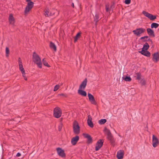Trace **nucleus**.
Here are the masks:
<instances>
[{"mask_svg": "<svg viewBox=\"0 0 159 159\" xmlns=\"http://www.w3.org/2000/svg\"><path fill=\"white\" fill-rule=\"evenodd\" d=\"M32 59L34 63L37 65L40 68H41L42 63L40 58L35 52H34L32 55Z\"/></svg>", "mask_w": 159, "mask_h": 159, "instance_id": "nucleus-1", "label": "nucleus"}, {"mask_svg": "<svg viewBox=\"0 0 159 159\" xmlns=\"http://www.w3.org/2000/svg\"><path fill=\"white\" fill-rule=\"evenodd\" d=\"M73 132L75 134H78L80 133V127L77 121H74L73 123Z\"/></svg>", "mask_w": 159, "mask_h": 159, "instance_id": "nucleus-2", "label": "nucleus"}, {"mask_svg": "<svg viewBox=\"0 0 159 159\" xmlns=\"http://www.w3.org/2000/svg\"><path fill=\"white\" fill-rule=\"evenodd\" d=\"M62 114V111L60 108L56 107L53 110V116L57 118H60Z\"/></svg>", "mask_w": 159, "mask_h": 159, "instance_id": "nucleus-3", "label": "nucleus"}, {"mask_svg": "<svg viewBox=\"0 0 159 159\" xmlns=\"http://www.w3.org/2000/svg\"><path fill=\"white\" fill-rule=\"evenodd\" d=\"M146 30L143 28H137L133 31L134 34L138 37H140L141 34L145 32Z\"/></svg>", "mask_w": 159, "mask_h": 159, "instance_id": "nucleus-4", "label": "nucleus"}, {"mask_svg": "<svg viewBox=\"0 0 159 159\" xmlns=\"http://www.w3.org/2000/svg\"><path fill=\"white\" fill-rule=\"evenodd\" d=\"M142 13L145 16L148 17L151 20H154L156 18V16L153 15L146 11H143Z\"/></svg>", "mask_w": 159, "mask_h": 159, "instance_id": "nucleus-5", "label": "nucleus"}, {"mask_svg": "<svg viewBox=\"0 0 159 159\" xmlns=\"http://www.w3.org/2000/svg\"><path fill=\"white\" fill-rule=\"evenodd\" d=\"M57 152L58 155L64 158L66 157L64 151L61 148H56Z\"/></svg>", "mask_w": 159, "mask_h": 159, "instance_id": "nucleus-6", "label": "nucleus"}, {"mask_svg": "<svg viewBox=\"0 0 159 159\" xmlns=\"http://www.w3.org/2000/svg\"><path fill=\"white\" fill-rule=\"evenodd\" d=\"M104 141L102 139H99L96 144L95 150H98L102 146Z\"/></svg>", "mask_w": 159, "mask_h": 159, "instance_id": "nucleus-7", "label": "nucleus"}, {"mask_svg": "<svg viewBox=\"0 0 159 159\" xmlns=\"http://www.w3.org/2000/svg\"><path fill=\"white\" fill-rule=\"evenodd\" d=\"M152 146L154 148L157 147L159 143L158 139L154 135H152Z\"/></svg>", "mask_w": 159, "mask_h": 159, "instance_id": "nucleus-8", "label": "nucleus"}, {"mask_svg": "<svg viewBox=\"0 0 159 159\" xmlns=\"http://www.w3.org/2000/svg\"><path fill=\"white\" fill-rule=\"evenodd\" d=\"M83 135L84 138L87 139L86 143L87 144H90L93 142L92 138L91 136L88 134H83Z\"/></svg>", "mask_w": 159, "mask_h": 159, "instance_id": "nucleus-9", "label": "nucleus"}, {"mask_svg": "<svg viewBox=\"0 0 159 159\" xmlns=\"http://www.w3.org/2000/svg\"><path fill=\"white\" fill-rule=\"evenodd\" d=\"M88 97L89 101L92 104L94 105L97 104V102L95 100L92 94L89 93H88Z\"/></svg>", "mask_w": 159, "mask_h": 159, "instance_id": "nucleus-10", "label": "nucleus"}, {"mask_svg": "<svg viewBox=\"0 0 159 159\" xmlns=\"http://www.w3.org/2000/svg\"><path fill=\"white\" fill-rule=\"evenodd\" d=\"M153 57L152 60L156 62H157L159 60V53L158 52H155L152 55Z\"/></svg>", "mask_w": 159, "mask_h": 159, "instance_id": "nucleus-11", "label": "nucleus"}, {"mask_svg": "<svg viewBox=\"0 0 159 159\" xmlns=\"http://www.w3.org/2000/svg\"><path fill=\"white\" fill-rule=\"evenodd\" d=\"M92 118L90 115H89L88 116L87 123L88 125L91 128L93 127V124L92 121Z\"/></svg>", "mask_w": 159, "mask_h": 159, "instance_id": "nucleus-12", "label": "nucleus"}, {"mask_svg": "<svg viewBox=\"0 0 159 159\" xmlns=\"http://www.w3.org/2000/svg\"><path fill=\"white\" fill-rule=\"evenodd\" d=\"M87 79L85 78L80 85L79 89H84L87 85Z\"/></svg>", "mask_w": 159, "mask_h": 159, "instance_id": "nucleus-13", "label": "nucleus"}, {"mask_svg": "<svg viewBox=\"0 0 159 159\" xmlns=\"http://www.w3.org/2000/svg\"><path fill=\"white\" fill-rule=\"evenodd\" d=\"M79 137L76 135L75 137L73 138L71 140V143L73 145H75L79 141Z\"/></svg>", "mask_w": 159, "mask_h": 159, "instance_id": "nucleus-14", "label": "nucleus"}, {"mask_svg": "<svg viewBox=\"0 0 159 159\" xmlns=\"http://www.w3.org/2000/svg\"><path fill=\"white\" fill-rule=\"evenodd\" d=\"M138 52L140 53L142 55L148 57H150L151 56L150 52L148 50L141 51H139Z\"/></svg>", "mask_w": 159, "mask_h": 159, "instance_id": "nucleus-15", "label": "nucleus"}, {"mask_svg": "<svg viewBox=\"0 0 159 159\" xmlns=\"http://www.w3.org/2000/svg\"><path fill=\"white\" fill-rule=\"evenodd\" d=\"M18 61L19 68L21 72H24V71L25 70L24 68L23 67L22 61L20 57H19L18 58Z\"/></svg>", "mask_w": 159, "mask_h": 159, "instance_id": "nucleus-16", "label": "nucleus"}, {"mask_svg": "<svg viewBox=\"0 0 159 159\" xmlns=\"http://www.w3.org/2000/svg\"><path fill=\"white\" fill-rule=\"evenodd\" d=\"M124 155V152L120 150V151H118L117 152L116 157L118 159H122L123 158Z\"/></svg>", "mask_w": 159, "mask_h": 159, "instance_id": "nucleus-17", "label": "nucleus"}, {"mask_svg": "<svg viewBox=\"0 0 159 159\" xmlns=\"http://www.w3.org/2000/svg\"><path fill=\"white\" fill-rule=\"evenodd\" d=\"M147 31L149 35L153 37L155 36L154 31L151 29L149 28H147Z\"/></svg>", "mask_w": 159, "mask_h": 159, "instance_id": "nucleus-18", "label": "nucleus"}, {"mask_svg": "<svg viewBox=\"0 0 159 159\" xmlns=\"http://www.w3.org/2000/svg\"><path fill=\"white\" fill-rule=\"evenodd\" d=\"M107 139L110 141V143L111 144L113 147H114L115 145V141L113 136H112L111 137L107 138Z\"/></svg>", "mask_w": 159, "mask_h": 159, "instance_id": "nucleus-19", "label": "nucleus"}, {"mask_svg": "<svg viewBox=\"0 0 159 159\" xmlns=\"http://www.w3.org/2000/svg\"><path fill=\"white\" fill-rule=\"evenodd\" d=\"M9 21L10 24H13L15 22V20L13 15L11 14L9 15Z\"/></svg>", "mask_w": 159, "mask_h": 159, "instance_id": "nucleus-20", "label": "nucleus"}, {"mask_svg": "<svg viewBox=\"0 0 159 159\" xmlns=\"http://www.w3.org/2000/svg\"><path fill=\"white\" fill-rule=\"evenodd\" d=\"M82 89H79L78 91V93L82 96L84 97L86 96V92Z\"/></svg>", "mask_w": 159, "mask_h": 159, "instance_id": "nucleus-21", "label": "nucleus"}, {"mask_svg": "<svg viewBox=\"0 0 159 159\" xmlns=\"http://www.w3.org/2000/svg\"><path fill=\"white\" fill-rule=\"evenodd\" d=\"M50 48L52 49H53L54 51L55 52L57 51V47L55 44L52 42H50V43L49 44Z\"/></svg>", "mask_w": 159, "mask_h": 159, "instance_id": "nucleus-22", "label": "nucleus"}, {"mask_svg": "<svg viewBox=\"0 0 159 159\" xmlns=\"http://www.w3.org/2000/svg\"><path fill=\"white\" fill-rule=\"evenodd\" d=\"M55 13H56V16H57L58 14V13L57 10L53 9L50 12L49 16H52L55 15Z\"/></svg>", "mask_w": 159, "mask_h": 159, "instance_id": "nucleus-23", "label": "nucleus"}, {"mask_svg": "<svg viewBox=\"0 0 159 159\" xmlns=\"http://www.w3.org/2000/svg\"><path fill=\"white\" fill-rule=\"evenodd\" d=\"M149 48V46L147 43H145L143 45V48H142V50L144 51L145 50H147Z\"/></svg>", "mask_w": 159, "mask_h": 159, "instance_id": "nucleus-24", "label": "nucleus"}, {"mask_svg": "<svg viewBox=\"0 0 159 159\" xmlns=\"http://www.w3.org/2000/svg\"><path fill=\"white\" fill-rule=\"evenodd\" d=\"M104 130L107 133V138H108L113 136L112 134L111 133L110 130L108 129H107L106 127H105Z\"/></svg>", "mask_w": 159, "mask_h": 159, "instance_id": "nucleus-25", "label": "nucleus"}, {"mask_svg": "<svg viewBox=\"0 0 159 159\" xmlns=\"http://www.w3.org/2000/svg\"><path fill=\"white\" fill-rule=\"evenodd\" d=\"M94 21L95 22L96 24H97L98 21L101 19L99 18V14L96 13L94 17Z\"/></svg>", "mask_w": 159, "mask_h": 159, "instance_id": "nucleus-26", "label": "nucleus"}, {"mask_svg": "<svg viewBox=\"0 0 159 159\" xmlns=\"http://www.w3.org/2000/svg\"><path fill=\"white\" fill-rule=\"evenodd\" d=\"M81 32H79L76 34V36L74 37V42L75 43L77 41L78 39L81 36Z\"/></svg>", "mask_w": 159, "mask_h": 159, "instance_id": "nucleus-27", "label": "nucleus"}, {"mask_svg": "<svg viewBox=\"0 0 159 159\" xmlns=\"http://www.w3.org/2000/svg\"><path fill=\"white\" fill-rule=\"evenodd\" d=\"M122 79L126 81L130 82L131 80V79L129 76H126L125 77H123Z\"/></svg>", "mask_w": 159, "mask_h": 159, "instance_id": "nucleus-28", "label": "nucleus"}, {"mask_svg": "<svg viewBox=\"0 0 159 159\" xmlns=\"http://www.w3.org/2000/svg\"><path fill=\"white\" fill-rule=\"evenodd\" d=\"M159 26V25L155 23H152L151 26V29H153V28H154L155 29H156Z\"/></svg>", "mask_w": 159, "mask_h": 159, "instance_id": "nucleus-29", "label": "nucleus"}, {"mask_svg": "<svg viewBox=\"0 0 159 159\" xmlns=\"http://www.w3.org/2000/svg\"><path fill=\"white\" fill-rule=\"evenodd\" d=\"M42 62L44 66H47V67H49L50 66L48 64V63L45 60V58H43L42 60Z\"/></svg>", "mask_w": 159, "mask_h": 159, "instance_id": "nucleus-30", "label": "nucleus"}, {"mask_svg": "<svg viewBox=\"0 0 159 159\" xmlns=\"http://www.w3.org/2000/svg\"><path fill=\"white\" fill-rule=\"evenodd\" d=\"M31 7H28V6L27 5L24 11L25 13H26L28 12H29V11L32 8Z\"/></svg>", "mask_w": 159, "mask_h": 159, "instance_id": "nucleus-31", "label": "nucleus"}, {"mask_svg": "<svg viewBox=\"0 0 159 159\" xmlns=\"http://www.w3.org/2000/svg\"><path fill=\"white\" fill-rule=\"evenodd\" d=\"M49 9L47 8L45 10V12L44 13V15L46 17H48L49 16Z\"/></svg>", "mask_w": 159, "mask_h": 159, "instance_id": "nucleus-32", "label": "nucleus"}, {"mask_svg": "<svg viewBox=\"0 0 159 159\" xmlns=\"http://www.w3.org/2000/svg\"><path fill=\"white\" fill-rule=\"evenodd\" d=\"M107 122V120L106 119H102L99 120V124L101 125H102L105 123Z\"/></svg>", "mask_w": 159, "mask_h": 159, "instance_id": "nucleus-33", "label": "nucleus"}, {"mask_svg": "<svg viewBox=\"0 0 159 159\" xmlns=\"http://www.w3.org/2000/svg\"><path fill=\"white\" fill-rule=\"evenodd\" d=\"M34 3L32 2H30L28 3L27 6L28 7H31V8H32L34 6Z\"/></svg>", "mask_w": 159, "mask_h": 159, "instance_id": "nucleus-34", "label": "nucleus"}, {"mask_svg": "<svg viewBox=\"0 0 159 159\" xmlns=\"http://www.w3.org/2000/svg\"><path fill=\"white\" fill-rule=\"evenodd\" d=\"M137 76L136 79L138 80H140L141 79V74L140 73H136Z\"/></svg>", "mask_w": 159, "mask_h": 159, "instance_id": "nucleus-35", "label": "nucleus"}, {"mask_svg": "<svg viewBox=\"0 0 159 159\" xmlns=\"http://www.w3.org/2000/svg\"><path fill=\"white\" fill-rule=\"evenodd\" d=\"M10 51L9 48L8 47H6V56L8 57Z\"/></svg>", "mask_w": 159, "mask_h": 159, "instance_id": "nucleus-36", "label": "nucleus"}, {"mask_svg": "<svg viewBox=\"0 0 159 159\" xmlns=\"http://www.w3.org/2000/svg\"><path fill=\"white\" fill-rule=\"evenodd\" d=\"M62 123H61L58 126V130L59 131H60L62 129Z\"/></svg>", "mask_w": 159, "mask_h": 159, "instance_id": "nucleus-37", "label": "nucleus"}, {"mask_svg": "<svg viewBox=\"0 0 159 159\" xmlns=\"http://www.w3.org/2000/svg\"><path fill=\"white\" fill-rule=\"evenodd\" d=\"M140 83L142 86H143L145 84V81L144 80L142 79L140 81Z\"/></svg>", "mask_w": 159, "mask_h": 159, "instance_id": "nucleus-38", "label": "nucleus"}, {"mask_svg": "<svg viewBox=\"0 0 159 159\" xmlns=\"http://www.w3.org/2000/svg\"><path fill=\"white\" fill-rule=\"evenodd\" d=\"M59 85H56V86H55V87H54V88L53 89V91H57L59 89Z\"/></svg>", "mask_w": 159, "mask_h": 159, "instance_id": "nucleus-39", "label": "nucleus"}, {"mask_svg": "<svg viewBox=\"0 0 159 159\" xmlns=\"http://www.w3.org/2000/svg\"><path fill=\"white\" fill-rule=\"evenodd\" d=\"M131 2V0H125V2L126 4H129Z\"/></svg>", "mask_w": 159, "mask_h": 159, "instance_id": "nucleus-40", "label": "nucleus"}, {"mask_svg": "<svg viewBox=\"0 0 159 159\" xmlns=\"http://www.w3.org/2000/svg\"><path fill=\"white\" fill-rule=\"evenodd\" d=\"M106 7V10L107 12H108L109 11V5H106L105 6Z\"/></svg>", "mask_w": 159, "mask_h": 159, "instance_id": "nucleus-41", "label": "nucleus"}, {"mask_svg": "<svg viewBox=\"0 0 159 159\" xmlns=\"http://www.w3.org/2000/svg\"><path fill=\"white\" fill-rule=\"evenodd\" d=\"M147 41H151V43H152V40L151 39H148V40H146V39L144 40L143 41V42H145Z\"/></svg>", "mask_w": 159, "mask_h": 159, "instance_id": "nucleus-42", "label": "nucleus"}, {"mask_svg": "<svg viewBox=\"0 0 159 159\" xmlns=\"http://www.w3.org/2000/svg\"><path fill=\"white\" fill-rule=\"evenodd\" d=\"M21 156V154L19 152H18L17 153V154L16 155V156L17 157H19Z\"/></svg>", "mask_w": 159, "mask_h": 159, "instance_id": "nucleus-43", "label": "nucleus"}, {"mask_svg": "<svg viewBox=\"0 0 159 159\" xmlns=\"http://www.w3.org/2000/svg\"><path fill=\"white\" fill-rule=\"evenodd\" d=\"M145 38H144V36H143V37H141L140 38V39L141 40H143V39H145Z\"/></svg>", "mask_w": 159, "mask_h": 159, "instance_id": "nucleus-44", "label": "nucleus"}, {"mask_svg": "<svg viewBox=\"0 0 159 159\" xmlns=\"http://www.w3.org/2000/svg\"><path fill=\"white\" fill-rule=\"evenodd\" d=\"M114 7V5L113 4V5H111V7H110V10H111V8H112V7Z\"/></svg>", "mask_w": 159, "mask_h": 159, "instance_id": "nucleus-45", "label": "nucleus"}, {"mask_svg": "<svg viewBox=\"0 0 159 159\" xmlns=\"http://www.w3.org/2000/svg\"><path fill=\"white\" fill-rule=\"evenodd\" d=\"M59 95H60L61 96H64V94H63V93H61V94H59Z\"/></svg>", "mask_w": 159, "mask_h": 159, "instance_id": "nucleus-46", "label": "nucleus"}, {"mask_svg": "<svg viewBox=\"0 0 159 159\" xmlns=\"http://www.w3.org/2000/svg\"><path fill=\"white\" fill-rule=\"evenodd\" d=\"M31 0H26V1L28 2H31Z\"/></svg>", "mask_w": 159, "mask_h": 159, "instance_id": "nucleus-47", "label": "nucleus"}, {"mask_svg": "<svg viewBox=\"0 0 159 159\" xmlns=\"http://www.w3.org/2000/svg\"><path fill=\"white\" fill-rule=\"evenodd\" d=\"M71 6L74 8V5L73 3H72L71 4Z\"/></svg>", "mask_w": 159, "mask_h": 159, "instance_id": "nucleus-48", "label": "nucleus"}, {"mask_svg": "<svg viewBox=\"0 0 159 159\" xmlns=\"http://www.w3.org/2000/svg\"><path fill=\"white\" fill-rule=\"evenodd\" d=\"M24 80H27V77L25 76V77H24Z\"/></svg>", "mask_w": 159, "mask_h": 159, "instance_id": "nucleus-49", "label": "nucleus"}, {"mask_svg": "<svg viewBox=\"0 0 159 159\" xmlns=\"http://www.w3.org/2000/svg\"><path fill=\"white\" fill-rule=\"evenodd\" d=\"M21 73H22V75H23V74H25V71H24V72H21Z\"/></svg>", "mask_w": 159, "mask_h": 159, "instance_id": "nucleus-50", "label": "nucleus"}, {"mask_svg": "<svg viewBox=\"0 0 159 159\" xmlns=\"http://www.w3.org/2000/svg\"><path fill=\"white\" fill-rule=\"evenodd\" d=\"M144 38H145H145L147 39V38H148V36H144Z\"/></svg>", "mask_w": 159, "mask_h": 159, "instance_id": "nucleus-51", "label": "nucleus"}, {"mask_svg": "<svg viewBox=\"0 0 159 159\" xmlns=\"http://www.w3.org/2000/svg\"><path fill=\"white\" fill-rule=\"evenodd\" d=\"M22 76L23 77H25V74H23V75H22Z\"/></svg>", "mask_w": 159, "mask_h": 159, "instance_id": "nucleus-52", "label": "nucleus"}]
</instances>
